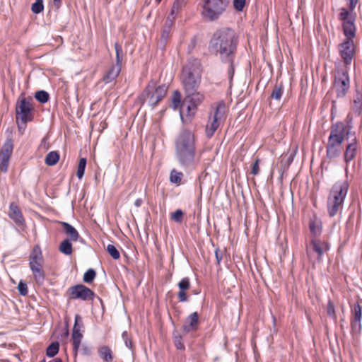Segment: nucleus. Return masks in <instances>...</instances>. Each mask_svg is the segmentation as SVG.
Listing matches in <instances>:
<instances>
[{
  "label": "nucleus",
  "mask_w": 362,
  "mask_h": 362,
  "mask_svg": "<svg viewBox=\"0 0 362 362\" xmlns=\"http://www.w3.org/2000/svg\"><path fill=\"white\" fill-rule=\"evenodd\" d=\"M40 362H46L45 358H42V359L40 361Z\"/></svg>",
  "instance_id": "nucleus-63"
},
{
  "label": "nucleus",
  "mask_w": 362,
  "mask_h": 362,
  "mask_svg": "<svg viewBox=\"0 0 362 362\" xmlns=\"http://www.w3.org/2000/svg\"><path fill=\"white\" fill-rule=\"evenodd\" d=\"M180 118L182 120L183 119V116H182V112H180Z\"/></svg>",
  "instance_id": "nucleus-62"
},
{
  "label": "nucleus",
  "mask_w": 362,
  "mask_h": 362,
  "mask_svg": "<svg viewBox=\"0 0 362 362\" xmlns=\"http://www.w3.org/2000/svg\"><path fill=\"white\" fill-rule=\"evenodd\" d=\"M259 159H256L255 161L252 165V171L251 173L253 175H256L259 173Z\"/></svg>",
  "instance_id": "nucleus-51"
},
{
  "label": "nucleus",
  "mask_w": 362,
  "mask_h": 362,
  "mask_svg": "<svg viewBox=\"0 0 362 362\" xmlns=\"http://www.w3.org/2000/svg\"><path fill=\"white\" fill-rule=\"evenodd\" d=\"M179 1H180V4H182V5L184 6V4H185L184 0H179Z\"/></svg>",
  "instance_id": "nucleus-61"
},
{
  "label": "nucleus",
  "mask_w": 362,
  "mask_h": 362,
  "mask_svg": "<svg viewBox=\"0 0 362 362\" xmlns=\"http://www.w3.org/2000/svg\"><path fill=\"white\" fill-rule=\"evenodd\" d=\"M80 322H81V316L79 315H76L72 329L73 349L76 353L78 351L80 347L81 339L83 337L82 334L80 332Z\"/></svg>",
  "instance_id": "nucleus-17"
},
{
  "label": "nucleus",
  "mask_w": 362,
  "mask_h": 362,
  "mask_svg": "<svg viewBox=\"0 0 362 362\" xmlns=\"http://www.w3.org/2000/svg\"><path fill=\"white\" fill-rule=\"evenodd\" d=\"M230 0H204L202 15L208 21L213 22L226 11Z\"/></svg>",
  "instance_id": "nucleus-7"
},
{
  "label": "nucleus",
  "mask_w": 362,
  "mask_h": 362,
  "mask_svg": "<svg viewBox=\"0 0 362 362\" xmlns=\"http://www.w3.org/2000/svg\"><path fill=\"white\" fill-rule=\"evenodd\" d=\"M44 10L43 0H35L31 5V11L34 14H39Z\"/></svg>",
  "instance_id": "nucleus-36"
},
{
  "label": "nucleus",
  "mask_w": 362,
  "mask_h": 362,
  "mask_svg": "<svg viewBox=\"0 0 362 362\" xmlns=\"http://www.w3.org/2000/svg\"><path fill=\"white\" fill-rule=\"evenodd\" d=\"M1 161L0 163V170L6 173L8 169V162H9V157L6 156H1Z\"/></svg>",
  "instance_id": "nucleus-47"
},
{
  "label": "nucleus",
  "mask_w": 362,
  "mask_h": 362,
  "mask_svg": "<svg viewBox=\"0 0 362 362\" xmlns=\"http://www.w3.org/2000/svg\"><path fill=\"white\" fill-rule=\"evenodd\" d=\"M81 351L82 355L89 356L92 354V348L90 346L83 344Z\"/></svg>",
  "instance_id": "nucleus-49"
},
{
  "label": "nucleus",
  "mask_w": 362,
  "mask_h": 362,
  "mask_svg": "<svg viewBox=\"0 0 362 362\" xmlns=\"http://www.w3.org/2000/svg\"><path fill=\"white\" fill-rule=\"evenodd\" d=\"M87 164V160L86 158H81L78 164L76 176L81 180L84 175L86 168Z\"/></svg>",
  "instance_id": "nucleus-33"
},
{
  "label": "nucleus",
  "mask_w": 362,
  "mask_h": 362,
  "mask_svg": "<svg viewBox=\"0 0 362 362\" xmlns=\"http://www.w3.org/2000/svg\"><path fill=\"white\" fill-rule=\"evenodd\" d=\"M215 257H216L217 264H219L222 260V253H221V251L218 248H217L215 250Z\"/></svg>",
  "instance_id": "nucleus-53"
},
{
  "label": "nucleus",
  "mask_w": 362,
  "mask_h": 362,
  "mask_svg": "<svg viewBox=\"0 0 362 362\" xmlns=\"http://www.w3.org/2000/svg\"><path fill=\"white\" fill-rule=\"evenodd\" d=\"M8 216L17 226H22L24 225L25 219L23 215L18 206L14 202H11L9 205Z\"/></svg>",
  "instance_id": "nucleus-19"
},
{
  "label": "nucleus",
  "mask_w": 362,
  "mask_h": 362,
  "mask_svg": "<svg viewBox=\"0 0 362 362\" xmlns=\"http://www.w3.org/2000/svg\"><path fill=\"white\" fill-rule=\"evenodd\" d=\"M336 106V101L333 100L332 104V112H333L334 108H335ZM333 114V112H332Z\"/></svg>",
  "instance_id": "nucleus-59"
},
{
  "label": "nucleus",
  "mask_w": 362,
  "mask_h": 362,
  "mask_svg": "<svg viewBox=\"0 0 362 362\" xmlns=\"http://www.w3.org/2000/svg\"><path fill=\"white\" fill-rule=\"evenodd\" d=\"M351 330L354 334L359 333L361 330L362 307L359 303H354L351 310Z\"/></svg>",
  "instance_id": "nucleus-16"
},
{
  "label": "nucleus",
  "mask_w": 362,
  "mask_h": 362,
  "mask_svg": "<svg viewBox=\"0 0 362 362\" xmlns=\"http://www.w3.org/2000/svg\"><path fill=\"white\" fill-rule=\"evenodd\" d=\"M225 112L226 104L221 100L216 105L212 121L210 122V124L206 125V134L208 137H211L214 135L219 126L218 120L223 117Z\"/></svg>",
  "instance_id": "nucleus-14"
},
{
  "label": "nucleus",
  "mask_w": 362,
  "mask_h": 362,
  "mask_svg": "<svg viewBox=\"0 0 362 362\" xmlns=\"http://www.w3.org/2000/svg\"><path fill=\"white\" fill-rule=\"evenodd\" d=\"M121 71V67L117 66V65H112L107 73L103 76V81L105 83H109L114 81L119 74Z\"/></svg>",
  "instance_id": "nucleus-24"
},
{
  "label": "nucleus",
  "mask_w": 362,
  "mask_h": 362,
  "mask_svg": "<svg viewBox=\"0 0 362 362\" xmlns=\"http://www.w3.org/2000/svg\"><path fill=\"white\" fill-rule=\"evenodd\" d=\"M349 188L347 180H338L332 186L327 201V212L330 217H334L342 209Z\"/></svg>",
  "instance_id": "nucleus-5"
},
{
  "label": "nucleus",
  "mask_w": 362,
  "mask_h": 362,
  "mask_svg": "<svg viewBox=\"0 0 362 362\" xmlns=\"http://www.w3.org/2000/svg\"><path fill=\"white\" fill-rule=\"evenodd\" d=\"M60 252L65 255H71L73 252L72 243L70 240H63L59 247Z\"/></svg>",
  "instance_id": "nucleus-29"
},
{
  "label": "nucleus",
  "mask_w": 362,
  "mask_h": 362,
  "mask_svg": "<svg viewBox=\"0 0 362 362\" xmlns=\"http://www.w3.org/2000/svg\"><path fill=\"white\" fill-rule=\"evenodd\" d=\"M293 160V157L291 155L288 158V163H291Z\"/></svg>",
  "instance_id": "nucleus-60"
},
{
  "label": "nucleus",
  "mask_w": 362,
  "mask_h": 362,
  "mask_svg": "<svg viewBox=\"0 0 362 362\" xmlns=\"http://www.w3.org/2000/svg\"><path fill=\"white\" fill-rule=\"evenodd\" d=\"M175 346L176 348L179 350L185 349V345L182 342V337L180 335H175Z\"/></svg>",
  "instance_id": "nucleus-48"
},
{
  "label": "nucleus",
  "mask_w": 362,
  "mask_h": 362,
  "mask_svg": "<svg viewBox=\"0 0 362 362\" xmlns=\"http://www.w3.org/2000/svg\"><path fill=\"white\" fill-rule=\"evenodd\" d=\"M17 289L22 296H25L28 295V285L26 282L23 280H21L18 283V285L17 286Z\"/></svg>",
  "instance_id": "nucleus-42"
},
{
  "label": "nucleus",
  "mask_w": 362,
  "mask_h": 362,
  "mask_svg": "<svg viewBox=\"0 0 362 362\" xmlns=\"http://www.w3.org/2000/svg\"><path fill=\"white\" fill-rule=\"evenodd\" d=\"M182 6V4H180L179 0H175L173 4V6L171 8L170 14L168 17H170L171 19H173V22L174 21L175 18L176 13L179 11V9Z\"/></svg>",
  "instance_id": "nucleus-40"
},
{
  "label": "nucleus",
  "mask_w": 362,
  "mask_h": 362,
  "mask_svg": "<svg viewBox=\"0 0 362 362\" xmlns=\"http://www.w3.org/2000/svg\"><path fill=\"white\" fill-rule=\"evenodd\" d=\"M181 103V94L179 90H175L172 96L171 108L176 110Z\"/></svg>",
  "instance_id": "nucleus-37"
},
{
  "label": "nucleus",
  "mask_w": 362,
  "mask_h": 362,
  "mask_svg": "<svg viewBox=\"0 0 362 362\" xmlns=\"http://www.w3.org/2000/svg\"><path fill=\"white\" fill-rule=\"evenodd\" d=\"M60 155L58 151H52L49 152L45 159V163L48 166L55 165L59 160Z\"/></svg>",
  "instance_id": "nucleus-28"
},
{
  "label": "nucleus",
  "mask_w": 362,
  "mask_h": 362,
  "mask_svg": "<svg viewBox=\"0 0 362 362\" xmlns=\"http://www.w3.org/2000/svg\"><path fill=\"white\" fill-rule=\"evenodd\" d=\"M77 241H78V242H80L81 243H83V244H84L86 243L85 240L83 238H81L80 235H79L78 239H77Z\"/></svg>",
  "instance_id": "nucleus-58"
},
{
  "label": "nucleus",
  "mask_w": 362,
  "mask_h": 362,
  "mask_svg": "<svg viewBox=\"0 0 362 362\" xmlns=\"http://www.w3.org/2000/svg\"><path fill=\"white\" fill-rule=\"evenodd\" d=\"M34 97L37 102L42 104L47 103L50 99L49 93L45 90L36 91Z\"/></svg>",
  "instance_id": "nucleus-31"
},
{
  "label": "nucleus",
  "mask_w": 362,
  "mask_h": 362,
  "mask_svg": "<svg viewBox=\"0 0 362 362\" xmlns=\"http://www.w3.org/2000/svg\"><path fill=\"white\" fill-rule=\"evenodd\" d=\"M49 362H63V361L60 358H55L49 361Z\"/></svg>",
  "instance_id": "nucleus-57"
},
{
  "label": "nucleus",
  "mask_w": 362,
  "mask_h": 362,
  "mask_svg": "<svg viewBox=\"0 0 362 362\" xmlns=\"http://www.w3.org/2000/svg\"><path fill=\"white\" fill-rule=\"evenodd\" d=\"M42 259L41 249L39 245H36L30 255L29 266L33 274L35 280L38 284H42L45 279L41 265Z\"/></svg>",
  "instance_id": "nucleus-9"
},
{
  "label": "nucleus",
  "mask_w": 362,
  "mask_h": 362,
  "mask_svg": "<svg viewBox=\"0 0 362 362\" xmlns=\"http://www.w3.org/2000/svg\"><path fill=\"white\" fill-rule=\"evenodd\" d=\"M96 276V272L93 268H89L83 274V281L86 284H91Z\"/></svg>",
  "instance_id": "nucleus-35"
},
{
  "label": "nucleus",
  "mask_w": 362,
  "mask_h": 362,
  "mask_svg": "<svg viewBox=\"0 0 362 362\" xmlns=\"http://www.w3.org/2000/svg\"><path fill=\"white\" fill-rule=\"evenodd\" d=\"M69 334V329L68 328L66 327L65 329H64V333L62 334V337H67Z\"/></svg>",
  "instance_id": "nucleus-56"
},
{
  "label": "nucleus",
  "mask_w": 362,
  "mask_h": 362,
  "mask_svg": "<svg viewBox=\"0 0 362 362\" xmlns=\"http://www.w3.org/2000/svg\"><path fill=\"white\" fill-rule=\"evenodd\" d=\"M184 213L182 209H177L171 214V218L177 223H181L182 221Z\"/></svg>",
  "instance_id": "nucleus-45"
},
{
  "label": "nucleus",
  "mask_w": 362,
  "mask_h": 362,
  "mask_svg": "<svg viewBox=\"0 0 362 362\" xmlns=\"http://www.w3.org/2000/svg\"><path fill=\"white\" fill-rule=\"evenodd\" d=\"M246 5V0H233V6L235 11L241 12Z\"/></svg>",
  "instance_id": "nucleus-44"
},
{
  "label": "nucleus",
  "mask_w": 362,
  "mask_h": 362,
  "mask_svg": "<svg viewBox=\"0 0 362 362\" xmlns=\"http://www.w3.org/2000/svg\"><path fill=\"white\" fill-rule=\"evenodd\" d=\"M358 144L356 137L352 138L345 146L344 151L343 153V160L346 163V166L353 160L357 153ZM346 175L347 176L348 167L345 168Z\"/></svg>",
  "instance_id": "nucleus-15"
},
{
  "label": "nucleus",
  "mask_w": 362,
  "mask_h": 362,
  "mask_svg": "<svg viewBox=\"0 0 362 362\" xmlns=\"http://www.w3.org/2000/svg\"><path fill=\"white\" fill-rule=\"evenodd\" d=\"M202 64L197 59H190L183 66L181 73V82L185 95L190 105H187L188 115H190L191 106L197 108L202 103L204 95L199 91L202 83Z\"/></svg>",
  "instance_id": "nucleus-2"
},
{
  "label": "nucleus",
  "mask_w": 362,
  "mask_h": 362,
  "mask_svg": "<svg viewBox=\"0 0 362 362\" xmlns=\"http://www.w3.org/2000/svg\"><path fill=\"white\" fill-rule=\"evenodd\" d=\"M177 286L179 290L180 291H187L190 287V281L188 277L182 278L177 284Z\"/></svg>",
  "instance_id": "nucleus-41"
},
{
  "label": "nucleus",
  "mask_w": 362,
  "mask_h": 362,
  "mask_svg": "<svg viewBox=\"0 0 362 362\" xmlns=\"http://www.w3.org/2000/svg\"><path fill=\"white\" fill-rule=\"evenodd\" d=\"M16 121L27 124L33 119V109L31 103L25 98L18 99L16 105Z\"/></svg>",
  "instance_id": "nucleus-11"
},
{
  "label": "nucleus",
  "mask_w": 362,
  "mask_h": 362,
  "mask_svg": "<svg viewBox=\"0 0 362 362\" xmlns=\"http://www.w3.org/2000/svg\"><path fill=\"white\" fill-rule=\"evenodd\" d=\"M115 54H116V64L117 66L122 67V62L123 59V51L122 46L116 42L115 43Z\"/></svg>",
  "instance_id": "nucleus-34"
},
{
  "label": "nucleus",
  "mask_w": 362,
  "mask_h": 362,
  "mask_svg": "<svg viewBox=\"0 0 362 362\" xmlns=\"http://www.w3.org/2000/svg\"><path fill=\"white\" fill-rule=\"evenodd\" d=\"M182 176V173L173 169L171 170L170 174V182L173 184H178L180 182Z\"/></svg>",
  "instance_id": "nucleus-38"
},
{
  "label": "nucleus",
  "mask_w": 362,
  "mask_h": 362,
  "mask_svg": "<svg viewBox=\"0 0 362 362\" xmlns=\"http://www.w3.org/2000/svg\"><path fill=\"white\" fill-rule=\"evenodd\" d=\"M173 25V19H171L170 17H168L164 24L160 39V45L162 46L163 49L165 48L168 42Z\"/></svg>",
  "instance_id": "nucleus-23"
},
{
  "label": "nucleus",
  "mask_w": 362,
  "mask_h": 362,
  "mask_svg": "<svg viewBox=\"0 0 362 362\" xmlns=\"http://www.w3.org/2000/svg\"><path fill=\"white\" fill-rule=\"evenodd\" d=\"M98 354L104 361L109 362L113 359L112 351L107 346H101L98 349Z\"/></svg>",
  "instance_id": "nucleus-27"
},
{
  "label": "nucleus",
  "mask_w": 362,
  "mask_h": 362,
  "mask_svg": "<svg viewBox=\"0 0 362 362\" xmlns=\"http://www.w3.org/2000/svg\"><path fill=\"white\" fill-rule=\"evenodd\" d=\"M106 250L112 259H119L120 258V253L114 245H107Z\"/></svg>",
  "instance_id": "nucleus-39"
},
{
  "label": "nucleus",
  "mask_w": 362,
  "mask_h": 362,
  "mask_svg": "<svg viewBox=\"0 0 362 362\" xmlns=\"http://www.w3.org/2000/svg\"><path fill=\"white\" fill-rule=\"evenodd\" d=\"M327 315L330 317H332L333 319L336 318L334 305V303L331 300H329L328 303H327Z\"/></svg>",
  "instance_id": "nucleus-46"
},
{
  "label": "nucleus",
  "mask_w": 362,
  "mask_h": 362,
  "mask_svg": "<svg viewBox=\"0 0 362 362\" xmlns=\"http://www.w3.org/2000/svg\"><path fill=\"white\" fill-rule=\"evenodd\" d=\"M122 338L124 342L125 346L133 352V344L127 331L125 330L122 333Z\"/></svg>",
  "instance_id": "nucleus-43"
},
{
  "label": "nucleus",
  "mask_w": 362,
  "mask_h": 362,
  "mask_svg": "<svg viewBox=\"0 0 362 362\" xmlns=\"http://www.w3.org/2000/svg\"><path fill=\"white\" fill-rule=\"evenodd\" d=\"M69 290L70 291L69 298L73 300H93L95 296L90 288L82 284L71 286Z\"/></svg>",
  "instance_id": "nucleus-12"
},
{
  "label": "nucleus",
  "mask_w": 362,
  "mask_h": 362,
  "mask_svg": "<svg viewBox=\"0 0 362 362\" xmlns=\"http://www.w3.org/2000/svg\"><path fill=\"white\" fill-rule=\"evenodd\" d=\"M13 141L11 136L6 139L1 149V156L11 157L13 149Z\"/></svg>",
  "instance_id": "nucleus-26"
},
{
  "label": "nucleus",
  "mask_w": 362,
  "mask_h": 362,
  "mask_svg": "<svg viewBox=\"0 0 362 362\" xmlns=\"http://www.w3.org/2000/svg\"><path fill=\"white\" fill-rule=\"evenodd\" d=\"M59 351V343L57 341H52L46 349V356L49 358L54 357Z\"/></svg>",
  "instance_id": "nucleus-30"
},
{
  "label": "nucleus",
  "mask_w": 362,
  "mask_h": 362,
  "mask_svg": "<svg viewBox=\"0 0 362 362\" xmlns=\"http://www.w3.org/2000/svg\"><path fill=\"white\" fill-rule=\"evenodd\" d=\"M167 90L168 86L165 84L156 86V82L151 80L139 95V100L141 104L147 101L148 105L153 108L165 96Z\"/></svg>",
  "instance_id": "nucleus-6"
},
{
  "label": "nucleus",
  "mask_w": 362,
  "mask_h": 362,
  "mask_svg": "<svg viewBox=\"0 0 362 362\" xmlns=\"http://www.w3.org/2000/svg\"><path fill=\"white\" fill-rule=\"evenodd\" d=\"M143 204V199H141V198H138L135 200L134 202V206L136 207H140L141 206V204Z\"/></svg>",
  "instance_id": "nucleus-54"
},
{
  "label": "nucleus",
  "mask_w": 362,
  "mask_h": 362,
  "mask_svg": "<svg viewBox=\"0 0 362 362\" xmlns=\"http://www.w3.org/2000/svg\"><path fill=\"white\" fill-rule=\"evenodd\" d=\"M338 18L342 22L343 34L346 37L344 40H353L356 33V13H349L346 11V8L342 7Z\"/></svg>",
  "instance_id": "nucleus-8"
},
{
  "label": "nucleus",
  "mask_w": 362,
  "mask_h": 362,
  "mask_svg": "<svg viewBox=\"0 0 362 362\" xmlns=\"http://www.w3.org/2000/svg\"><path fill=\"white\" fill-rule=\"evenodd\" d=\"M63 228V232L67 235V240L71 241H77L79 238V233L78 230L69 223L62 221L60 222Z\"/></svg>",
  "instance_id": "nucleus-21"
},
{
  "label": "nucleus",
  "mask_w": 362,
  "mask_h": 362,
  "mask_svg": "<svg viewBox=\"0 0 362 362\" xmlns=\"http://www.w3.org/2000/svg\"><path fill=\"white\" fill-rule=\"evenodd\" d=\"M238 37L234 30L230 28H222L212 35L209 50L211 53L219 55L223 64H228V76L230 81L233 80L235 74V59L237 54Z\"/></svg>",
  "instance_id": "nucleus-1"
},
{
  "label": "nucleus",
  "mask_w": 362,
  "mask_h": 362,
  "mask_svg": "<svg viewBox=\"0 0 362 362\" xmlns=\"http://www.w3.org/2000/svg\"><path fill=\"white\" fill-rule=\"evenodd\" d=\"M351 127L346 126L342 122L332 124L326 146V156L332 160L338 158L341 154V146L345 136L350 134Z\"/></svg>",
  "instance_id": "nucleus-4"
},
{
  "label": "nucleus",
  "mask_w": 362,
  "mask_h": 362,
  "mask_svg": "<svg viewBox=\"0 0 362 362\" xmlns=\"http://www.w3.org/2000/svg\"><path fill=\"white\" fill-rule=\"evenodd\" d=\"M353 110L357 115H360L362 112V91L356 89L354 96Z\"/></svg>",
  "instance_id": "nucleus-25"
},
{
  "label": "nucleus",
  "mask_w": 362,
  "mask_h": 362,
  "mask_svg": "<svg viewBox=\"0 0 362 362\" xmlns=\"http://www.w3.org/2000/svg\"><path fill=\"white\" fill-rule=\"evenodd\" d=\"M18 129L21 135H23L26 128V124L21 123V121H17Z\"/></svg>",
  "instance_id": "nucleus-52"
},
{
  "label": "nucleus",
  "mask_w": 362,
  "mask_h": 362,
  "mask_svg": "<svg viewBox=\"0 0 362 362\" xmlns=\"http://www.w3.org/2000/svg\"><path fill=\"white\" fill-rule=\"evenodd\" d=\"M338 49L344 68H347L352 63L356 54L354 40H343L341 43L339 44Z\"/></svg>",
  "instance_id": "nucleus-13"
},
{
  "label": "nucleus",
  "mask_w": 362,
  "mask_h": 362,
  "mask_svg": "<svg viewBox=\"0 0 362 362\" xmlns=\"http://www.w3.org/2000/svg\"><path fill=\"white\" fill-rule=\"evenodd\" d=\"M187 325H183V330L186 333L196 330L199 324V314L197 312L191 313L187 318Z\"/></svg>",
  "instance_id": "nucleus-22"
},
{
  "label": "nucleus",
  "mask_w": 362,
  "mask_h": 362,
  "mask_svg": "<svg viewBox=\"0 0 362 362\" xmlns=\"http://www.w3.org/2000/svg\"><path fill=\"white\" fill-rule=\"evenodd\" d=\"M284 94V86L281 83L279 86L276 85L271 93V98L275 100H280Z\"/></svg>",
  "instance_id": "nucleus-32"
},
{
  "label": "nucleus",
  "mask_w": 362,
  "mask_h": 362,
  "mask_svg": "<svg viewBox=\"0 0 362 362\" xmlns=\"http://www.w3.org/2000/svg\"><path fill=\"white\" fill-rule=\"evenodd\" d=\"M177 298L182 303L188 301V296L185 292V291H179L177 293Z\"/></svg>",
  "instance_id": "nucleus-50"
},
{
  "label": "nucleus",
  "mask_w": 362,
  "mask_h": 362,
  "mask_svg": "<svg viewBox=\"0 0 362 362\" xmlns=\"http://www.w3.org/2000/svg\"><path fill=\"white\" fill-rule=\"evenodd\" d=\"M54 5L56 8H59L62 4V0H53Z\"/></svg>",
  "instance_id": "nucleus-55"
},
{
  "label": "nucleus",
  "mask_w": 362,
  "mask_h": 362,
  "mask_svg": "<svg viewBox=\"0 0 362 362\" xmlns=\"http://www.w3.org/2000/svg\"><path fill=\"white\" fill-rule=\"evenodd\" d=\"M308 226L310 233L314 238L320 235L322 231V221L315 215L310 218Z\"/></svg>",
  "instance_id": "nucleus-20"
},
{
  "label": "nucleus",
  "mask_w": 362,
  "mask_h": 362,
  "mask_svg": "<svg viewBox=\"0 0 362 362\" xmlns=\"http://www.w3.org/2000/svg\"><path fill=\"white\" fill-rule=\"evenodd\" d=\"M175 157L180 166L185 170L194 169L199 162L194 134L182 129L175 140Z\"/></svg>",
  "instance_id": "nucleus-3"
},
{
  "label": "nucleus",
  "mask_w": 362,
  "mask_h": 362,
  "mask_svg": "<svg viewBox=\"0 0 362 362\" xmlns=\"http://www.w3.org/2000/svg\"><path fill=\"white\" fill-rule=\"evenodd\" d=\"M310 243L313 247V251L317 254L318 261L321 260L324 253L329 251L330 249L329 244L320 239L313 238Z\"/></svg>",
  "instance_id": "nucleus-18"
},
{
  "label": "nucleus",
  "mask_w": 362,
  "mask_h": 362,
  "mask_svg": "<svg viewBox=\"0 0 362 362\" xmlns=\"http://www.w3.org/2000/svg\"><path fill=\"white\" fill-rule=\"evenodd\" d=\"M158 3H160L162 0H156Z\"/></svg>",
  "instance_id": "nucleus-64"
},
{
  "label": "nucleus",
  "mask_w": 362,
  "mask_h": 362,
  "mask_svg": "<svg viewBox=\"0 0 362 362\" xmlns=\"http://www.w3.org/2000/svg\"><path fill=\"white\" fill-rule=\"evenodd\" d=\"M334 86L336 90L337 97L338 98L345 97L350 88V79L347 68L336 69Z\"/></svg>",
  "instance_id": "nucleus-10"
}]
</instances>
